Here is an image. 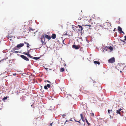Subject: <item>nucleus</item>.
I'll use <instances>...</instances> for the list:
<instances>
[{
    "label": "nucleus",
    "instance_id": "1",
    "mask_svg": "<svg viewBox=\"0 0 126 126\" xmlns=\"http://www.w3.org/2000/svg\"><path fill=\"white\" fill-rule=\"evenodd\" d=\"M90 20H91V19L89 16H84L82 17V22L85 23V21H87V22H90Z\"/></svg>",
    "mask_w": 126,
    "mask_h": 126
},
{
    "label": "nucleus",
    "instance_id": "2",
    "mask_svg": "<svg viewBox=\"0 0 126 126\" xmlns=\"http://www.w3.org/2000/svg\"><path fill=\"white\" fill-rule=\"evenodd\" d=\"M115 60L114 57H112L108 60V62L109 63H113L115 62Z\"/></svg>",
    "mask_w": 126,
    "mask_h": 126
},
{
    "label": "nucleus",
    "instance_id": "3",
    "mask_svg": "<svg viewBox=\"0 0 126 126\" xmlns=\"http://www.w3.org/2000/svg\"><path fill=\"white\" fill-rule=\"evenodd\" d=\"M85 23H83L82 25L84 26H88L89 27H90L91 25H89V23L90 22H87V21H85Z\"/></svg>",
    "mask_w": 126,
    "mask_h": 126
},
{
    "label": "nucleus",
    "instance_id": "4",
    "mask_svg": "<svg viewBox=\"0 0 126 126\" xmlns=\"http://www.w3.org/2000/svg\"><path fill=\"white\" fill-rule=\"evenodd\" d=\"M20 57L26 61H29V59L28 58L26 57L23 55H21Z\"/></svg>",
    "mask_w": 126,
    "mask_h": 126
},
{
    "label": "nucleus",
    "instance_id": "5",
    "mask_svg": "<svg viewBox=\"0 0 126 126\" xmlns=\"http://www.w3.org/2000/svg\"><path fill=\"white\" fill-rule=\"evenodd\" d=\"M76 28L78 29H77L78 30V31H81L83 29L82 27L79 25Z\"/></svg>",
    "mask_w": 126,
    "mask_h": 126
},
{
    "label": "nucleus",
    "instance_id": "6",
    "mask_svg": "<svg viewBox=\"0 0 126 126\" xmlns=\"http://www.w3.org/2000/svg\"><path fill=\"white\" fill-rule=\"evenodd\" d=\"M45 37L44 36L42 37L41 38V41L42 44L43 45L45 44L44 42V41H45Z\"/></svg>",
    "mask_w": 126,
    "mask_h": 126
},
{
    "label": "nucleus",
    "instance_id": "7",
    "mask_svg": "<svg viewBox=\"0 0 126 126\" xmlns=\"http://www.w3.org/2000/svg\"><path fill=\"white\" fill-rule=\"evenodd\" d=\"M72 47L76 49H78L79 48V47L76 45H73L72 46Z\"/></svg>",
    "mask_w": 126,
    "mask_h": 126
},
{
    "label": "nucleus",
    "instance_id": "8",
    "mask_svg": "<svg viewBox=\"0 0 126 126\" xmlns=\"http://www.w3.org/2000/svg\"><path fill=\"white\" fill-rule=\"evenodd\" d=\"M50 86L49 84H47L46 85H45L44 86V88L45 89L47 90L48 89L47 87L48 88L50 87Z\"/></svg>",
    "mask_w": 126,
    "mask_h": 126
},
{
    "label": "nucleus",
    "instance_id": "9",
    "mask_svg": "<svg viewBox=\"0 0 126 126\" xmlns=\"http://www.w3.org/2000/svg\"><path fill=\"white\" fill-rule=\"evenodd\" d=\"M24 44L23 43H21L17 45V47L19 48L23 46Z\"/></svg>",
    "mask_w": 126,
    "mask_h": 126
},
{
    "label": "nucleus",
    "instance_id": "10",
    "mask_svg": "<svg viewBox=\"0 0 126 126\" xmlns=\"http://www.w3.org/2000/svg\"><path fill=\"white\" fill-rule=\"evenodd\" d=\"M96 22H99V23H100L101 22V20L100 18L97 17L96 18Z\"/></svg>",
    "mask_w": 126,
    "mask_h": 126
},
{
    "label": "nucleus",
    "instance_id": "11",
    "mask_svg": "<svg viewBox=\"0 0 126 126\" xmlns=\"http://www.w3.org/2000/svg\"><path fill=\"white\" fill-rule=\"evenodd\" d=\"M45 37L46 38H47L49 40H50L51 38V36H50L48 35H46Z\"/></svg>",
    "mask_w": 126,
    "mask_h": 126
},
{
    "label": "nucleus",
    "instance_id": "12",
    "mask_svg": "<svg viewBox=\"0 0 126 126\" xmlns=\"http://www.w3.org/2000/svg\"><path fill=\"white\" fill-rule=\"evenodd\" d=\"M122 110V109H121V108H120L119 109V110H117V111H116V113H117V114H121L120 111Z\"/></svg>",
    "mask_w": 126,
    "mask_h": 126
},
{
    "label": "nucleus",
    "instance_id": "13",
    "mask_svg": "<svg viewBox=\"0 0 126 126\" xmlns=\"http://www.w3.org/2000/svg\"><path fill=\"white\" fill-rule=\"evenodd\" d=\"M80 117H81V119H82V120L84 122L85 121V120L83 117V114H80Z\"/></svg>",
    "mask_w": 126,
    "mask_h": 126
},
{
    "label": "nucleus",
    "instance_id": "14",
    "mask_svg": "<svg viewBox=\"0 0 126 126\" xmlns=\"http://www.w3.org/2000/svg\"><path fill=\"white\" fill-rule=\"evenodd\" d=\"M106 47L108 48L111 51L113 50V47L111 46H110L108 47Z\"/></svg>",
    "mask_w": 126,
    "mask_h": 126
},
{
    "label": "nucleus",
    "instance_id": "15",
    "mask_svg": "<svg viewBox=\"0 0 126 126\" xmlns=\"http://www.w3.org/2000/svg\"><path fill=\"white\" fill-rule=\"evenodd\" d=\"M51 37L53 39H54L56 37V35L55 34H52L51 35Z\"/></svg>",
    "mask_w": 126,
    "mask_h": 126
},
{
    "label": "nucleus",
    "instance_id": "16",
    "mask_svg": "<svg viewBox=\"0 0 126 126\" xmlns=\"http://www.w3.org/2000/svg\"><path fill=\"white\" fill-rule=\"evenodd\" d=\"M125 39L124 40H122V41L125 43H126V35L124 36Z\"/></svg>",
    "mask_w": 126,
    "mask_h": 126
},
{
    "label": "nucleus",
    "instance_id": "17",
    "mask_svg": "<svg viewBox=\"0 0 126 126\" xmlns=\"http://www.w3.org/2000/svg\"><path fill=\"white\" fill-rule=\"evenodd\" d=\"M94 63L95 64H97L98 65H99L100 64V63L99 62L94 61Z\"/></svg>",
    "mask_w": 126,
    "mask_h": 126
},
{
    "label": "nucleus",
    "instance_id": "18",
    "mask_svg": "<svg viewBox=\"0 0 126 126\" xmlns=\"http://www.w3.org/2000/svg\"><path fill=\"white\" fill-rule=\"evenodd\" d=\"M118 29L119 31L121 32L122 31V28H121V27H120L118 26Z\"/></svg>",
    "mask_w": 126,
    "mask_h": 126
},
{
    "label": "nucleus",
    "instance_id": "19",
    "mask_svg": "<svg viewBox=\"0 0 126 126\" xmlns=\"http://www.w3.org/2000/svg\"><path fill=\"white\" fill-rule=\"evenodd\" d=\"M90 116L92 117L93 118L94 117V113H91Z\"/></svg>",
    "mask_w": 126,
    "mask_h": 126
},
{
    "label": "nucleus",
    "instance_id": "20",
    "mask_svg": "<svg viewBox=\"0 0 126 126\" xmlns=\"http://www.w3.org/2000/svg\"><path fill=\"white\" fill-rule=\"evenodd\" d=\"M7 37L8 38L9 37L10 38H11L12 37H13V36L11 35H10L9 34H8V35L7 36Z\"/></svg>",
    "mask_w": 126,
    "mask_h": 126
},
{
    "label": "nucleus",
    "instance_id": "21",
    "mask_svg": "<svg viewBox=\"0 0 126 126\" xmlns=\"http://www.w3.org/2000/svg\"><path fill=\"white\" fill-rule=\"evenodd\" d=\"M7 98H8L7 96H6V97L4 96V97L3 98L2 100L3 101H4Z\"/></svg>",
    "mask_w": 126,
    "mask_h": 126
},
{
    "label": "nucleus",
    "instance_id": "22",
    "mask_svg": "<svg viewBox=\"0 0 126 126\" xmlns=\"http://www.w3.org/2000/svg\"><path fill=\"white\" fill-rule=\"evenodd\" d=\"M64 70V69L63 68H62L60 69V71L61 72H63Z\"/></svg>",
    "mask_w": 126,
    "mask_h": 126
},
{
    "label": "nucleus",
    "instance_id": "23",
    "mask_svg": "<svg viewBox=\"0 0 126 126\" xmlns=\"http://www.w3.org/2000/svg\"><path fill=\"white\" fill-rule=\"evenodd\" d=\"M28 55H27L29 57H30V58H32V57H33L31 56V55H30L29 54V53H28V54H27Z\"/></svg>",
    "mask_w": 126,
    "mask_h": 126
},
{
    "label": "nucleus",
    "instance_id": "24",
    "mask_svg": "<svg viewBox=\"0 0 126 126\" xmlns=\"http://www.w3.org/2000/svg\"><path fill=\"white\" fill-rule=\"evenodd\" d=\"M39 58H40V57H33V59H34L37 60L39 59Z\"/></svg>",
    "mask_w": 126,
    "mask_h": 126
},
{
    "label": "nucleus",
    "instance_id": "25",
    "mask_svg": "<svg viewBox=\"0 0 126 126\" xmlns=\"http://www.w3.org/2000/svg\"><path fill=\"white\" fill-rule=\"evenodd\" d=\"M85 120H86V122L88 124V125H90V124L88 122V120H87L86 119H85Z\"/></svg>",
    "mask_w": 126,
    "mask_h": 126
},
{
    "label": "nucleus",
    "instance_id": "26",
    "mask_svg": "<svg viewBox=\"0 0 126 126\" xmlns=\"http://www.w3.org/2000/svg\"><path fill=\"white\" fill-rule=\"evenodd\" d=\"M29 30L30 31H33L34 30V29H31V28H29Z\"/></svg>",
    "mask_w": 126,
    "mask_h": 126
},
{
    "label": "nucleus",
    "instance_id": "27",
    "mask_svg": "<svg viewBox=\"0 0 126 126\" xmlns=\"http://www.w3.org/2000/svg\"><path fill=\"white\" fill-rule=\"evenodd\" d=\"M23 54H24V55H28L27 54H28V53H26L25 52H24L23 53Z\"/></svg>",
    "mask_w": 126,
    "mask_h": 126
},
{
    "label": "nucleus",
    "instance_id": "28",
    "mask_svg": "<svg viewBox=\"0 0 126 126\" xmlns=\"http://www.w3.org/2000/svg\"><path fill=\"white\" fill-rule=\"evenodd\" d=\"M24 43L25 44H26L28 45H29V43H27L26 42H25Z\"/></svg>",
    "mask_w": 126,
    "mask_h": 126
},
{
    "label": "nucleus",
    "instance_id": "29",
    "mask_svg": "<svg viewBox=\"0 0 126 126\" xmlns=\"http://www.w3.org/2000/svg\"><path fill=\"white\" fill-rule=\"evenodd\" d=\"M82 18H81L80 17H79L78 18V19L79 20H82Z\"/></svg>",
    "mask_w": 126,
    "mask_h": 126
},
{
    "label": "nucleus",
    "instance_id": "30",
    "mask_svg": "<svg viewBox=\"0 0 126 126\" xmlns=\"http://www.w3.org/2000/svg\"><path fill=\"white\" fill-rule=\"evenodd\" d=\"M17 47H15L14 48V50H16V49Z\"/></svg>",
    "mask_w": 126,
    "mask_h": 126
},
{
    "label": "nucleus",
    "instance_id": "31",
    "mask_svg": "<svg viewBox=\"0 0 126 126\" xmlns=\"http://www.w3.org/2000/svg\"><path fill=\"white\" fill-rule=\"evenodd\" d=\"M81 119H80L79 121H78L77 122H78L80 124H81V123L80 122V120Z\"/></svg>",
    "mask_w": 126,
    "mask_h": 126
},
{
    "label": "nucleus",
    "instance_id": "32",
    "mask_svg": "<svg viewBox=\"0 0 126 126\" xmlns=\"http://www.w3.org/2000/svg\"><path fill=\"white\" fill-rule=\"evenodd\" d=\"M110 110H108V112L109 113V114L110 113Z\"/></svg>",
    "mask_w": 126,
    "mask_h": 126
},
{
    "label": "nucleus",
    "instance_id": "33",
    "mask_svg": "<svg viewBox=\"0 0 126 126\" xmlns=\"http://www.w3.org/2000/svg\"><path fill=\"white\" fill-rule=\"evenodd\" d=\"M121 32V33H122L124 34H125V33L123 31H122Z\"/></svg>",
    "mask_w": 126,
    "mask_h": 126
},
{
    "label": "nucleus",
    "instance_id": "34",
    "mask_svg": "<svg viewBox=\"0 0 126 126\" xmlns=\"http://www.w3.org/2000/svg\"><path fill=\"white\" fill-rule=\"evenodd\" d=\"M47 82H48V83H51V82L48 80H47Z\"/></svg>",
    "mask_w": 126,
    "mask_h": 126
},
{
    "label": "nucleus",
    "instance_id": "35",
    "mask_svg": "<svg viewBox=\"0 0 126 126\" xmlns=\"http://www.w3.org/2000/svg\"><path fill=\"white\" fill-rule=\"evenodd\" d=\"M85 92H86L87 93H89V92L88 91H87L86 92L85 91Z\"/></svg>",
    "mask_w": 126,
    "mask_h": 126
},
{
    "label": "nucleus",
    "instance_id": "36",
    "mask_svg": "<svg viewBox=\"0 0 126 126\" xmlns=\"http://www.w3.org/2000/svg\"><path fill=\"white\" fill-rule=\"evenodd\" d=\"M28 51L27 52V53H29V50H28Z\"/></svg>",
    "mask_w": 126,
    "mask_h": 126
},
{
    "label": "nucleus",
    "instance_id": "37",
    "mask_svg": "<svg viewBox=\"0 0 126 126\" xmlns=\"http://www.w3.org/2000/svg\"><path fill=\"white\" fill-rule=\"evenodd\" d=\"M52 123L50 124V125L49 126H52Z\"/></svg>",
    "mask_w": 126,
    "mask_h": 126
},
{
    "label": "nucleus",
    "instance_id": "38",
    "mask_svg": "<svg viewBox=\"0 0 126 126\" xmlns=\"http://www.w3.org/2000/svg\"><path fill=\"white\" fill-rule=\"evenodd\" d=\"M27 47H29V46L28 45H27Z\"/></svg>",
    "mask_w": 126,
    "mask_h": 126
},
{
    "label": "nucleus",
    "instance_id": "39",
    "mask_svg": "<svg viewBox=\"0 0 126 126\" xmlns=\"http://www.w3.org/2000/svg\"><path fill=\"white\" fill-rule=\"evenodd\" d=\"M65 35H68L67 34V33L66 32L65 33Z\"/></svg>",
    "mask_w": 126,
    "mask_h": 126
},
{
    "label": "nucleus",
    "instance_id": "40",
    "mask_svg": "<svg viewBox=\"0 0 126 126\" xmlns=\"http://www.w3.org/2000/svg\"><path fill=\"white\" fill-rule=\"evenodd\" d=\"M75 121L76 122H77L78 121H77L75 119Z\"/></svg>",
    "mask_w": 126,
    "mask_h": 126
},
{
    "label": "nucleus",
    "instance_id": "41",
    "mask_svg": "<svg viewBox=\"0 0 126 126\" xmlns=\"http://www.w3.org/2000/svg\"><path fill=\"white\" fill-rule=\"evenodd\" d=\"M110 110V111H111V112H112V110Z\"/></svg>",
    "mask_w": 126,
    "mask_h": 126
},
{
    "label": "nucleus",
    "instance_id": "42",
    "mask_svg": "<svg viewBox=\"0 0 126 126\" xmlns=\"http://www.w3.org/2000/svg\"><path fill=\"white\" fill-rule=\"evenodd\" d=\"M15 29H16L15 28V29H13V31H14V30H15Z\"/></svg>",
    "mask_w": 126,
    "mask_h": 126
},
{
    "label": "nucleus",
    "instance_id": "43",
    "mask_svg": "<svg viewBox=\"0 0 126 126\" xmlns=\"http://www.w3.org/2000/svg\"><path fill=\"white\" fill-rule=\"evenodd\" d=\"M8 39H9L10 40H12L11 39H9V38H8Z\"/></svg>",
    "mask_w": 126,
    "mask_h": 126
},
{
    "label": "nucleus",
    "instance_id": "44",
    "mask_svg": "<svg viewBox=\"0 0 126 126\" xmlns=\"http://www.w3.org/2000/svg\"><path fill=\"white\" fill-rule=\"evenodd\" d=\"M97 27H96V28H95L96 29H97V28H96Z\"/></svg>",
    "mask_w": 126,
    "mask_h": 126
},
{
    "label": "nucleus",
    "instance_id": "45",
    "mask_svg": "<svg viewBox=\"0 0 126 126\" xmlns=\"http://www.w3.org/2000/svg\"><path fill=\"white\" fill-rule=\"evenodd\" d=\"M46 70H47V68H46Z\"/></svg>",
    "mask_w": 126,
    "mask_h": 126
},
{
    "label": "nucleus",
    "instance_id": "46",
    "mask_svg": "<svg viewBox=\"0 0 126 126\" xmlns=\"http://www.w3.org/2000/svg\"><path fill=\"white\" fill-rule=\"evenodd\" d=\"M10 61H11V60H10V61H9V62H10Z\"/></svg>",
    "mask_w": 126,
    "mask_h": 126
},
{
    "label": "nucleus",
    "instance_id": "47",
    "mask_svg": "<svg viewBox=\"0 0 126 126\" xmlns=\"http://www.w3.org/2000/svg\"><path fill=\"white\" fill-rule=\"evenodd\" d=\"M16 52L17 53L18 52H17V51H16Z\"/></svg>",
    "mask_w": 126,
    "mask_h": 126
},
{
    "label": "nucleus",
    "instance_id": "48",
    "mask_svg": "<svg viewBox=\"0 0 126 126\" xmlns=\"http://www.w3.org/2000/svg\"><path fill=\"white\" fill-rule=\"evenodd\" d=\"M16 74H14V75H16Z\"/></svg>",
    "mask_w": 126,
    "mask_h": 126
},
{
    "label": "nucleus",
    "instance_id": "49",
    "mask_svg": "<svg viewBox=\"0 0 126 126\" xmlns=\"http://www.w3.org/2000/svg\"><path fill=\"white\" fill-rule=\"evenodd\" d=\"M16 74H14V75H16Z\"/></svg>",
    "mask_w": 126,
    "mask_h": 126
},
{
    "label": "nucleus",
    "instance_id": "50",
    "mask_svg": "<svg viewBox=\"0 0 126 126\" xmlns=\"http://www.w3.org/2000/svg\"><path fill=\"white\" fill-rule=\"evenodd\" d=\"M32 105H31V106H32Z\"/></svg>",
    "mask_w": 126,
    "mask_h": 126
},
{
    "label": "nucleus",
    "instance_id": "51",
    "mask_svg": "<svg viewBox=\"0 0 126 126\" xmlns=\"http://www.w3.org/2000/svg\"><path fill=\"white\" fill-rule=\"evenodd\" d=\"M111 24H110V26H111Z\"/></svg>",
    "mask_w": 126,
    "mask_h": 126
}]
</instances>
